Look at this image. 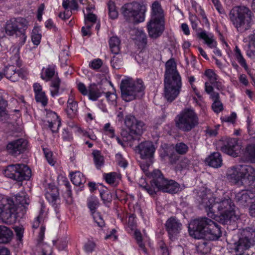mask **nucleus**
Here are the masks:
<instances>
[{
	"mask_svg": "<svg viewBox=\"0 0 255 255\" xmlns=\"http://www.w3.org/2000/svg\"><path fill=\"white\" fill-rule=\"evenodd\" d=\"M48 114L54 119L53 121L48 122V127L52 132H57L61 125L60 120L55 112H51Z\"/></svg>",
	"mask_w": 255,
	"mask_h": 255,
	"instance_id": "c756f323",
	"label": "nucleus"
},
{
	"mask_svg": "<svg viewBox=\"0 0 255 255\" xmlns=\"http://www.w3.org/2000/svg\"><path fill=\"white\" fill-rule=\"evenodd\" d=\"M235 199L239 205L246 206L250 201L251 198L247 191L243 190L237 193Z\"/></svg>",
	"mask_w": 255,
	"mask_h": 255,
	"instance_id": "bb28decb",
	"label": "nucleus"
},
{
	"mask_svg": "<svg viewBox=\"0 0 255 255\" xmlns=\"http://www.w3.org/2000/svg\"><path fill=\"white\" fill-rule=\"evenodd\" d=\"M205 75L208 78L211 84L217 82L218 80V76L212 69H209L205 71Z\"/></svg>",
	"mask_w": 255,
	"mask_h": 255,
	"instance_id": "de8ad7c7",
	"label": "nucleus"
},
{
	"mask_svg": "<svg viewBox=\"0 0 255 255\" xmlns=\"http://www.w3.org/2000/svg\"><path fill=\"white\" fill-rule=\"evenodd\" d=\"M198 201L208 217L222 224H227L235 217V205L228 196L215 197L210 191L199 193Z\"/></svg>",
	"mask_w": 255,
	"mask_h": 255,
	"instance_id": "f257e3e1",
	"label": "nucleus"
},
{
	"mask_svg": "<svg viewBox=\"0 0 255 255\" xmlns=\"http://www.w3.org/2000/svg\"><path fill=\"white\" fill-rule=\"evenodd\" d=\"M41 38V35L38 33L36 30H33L31 34V40L33 44L38 45L40 42Z\"/></svg>",
	"mask_w": 255,
	"mask_h": 255,
	"instance_id": "603ef678",
	"label": "nucleus"
},
{
	"mask_svg": "<svg viewBox=\"0 0 255 255\" xmlns=\"http://www.w3.org/2000/svg\"><path fill=\"white\" fill-rule=\"evenodd\" d=\"M175 150L180 155H184L187 153L189 150L188 146L184 142H181L177 143L175 146Z\"/></svg>",
	"mask_w": 255,
	"mask_h": 255,
	"instance_id": "c03bdc74",
	"label": "nucleus"
},
{
	"mask_svg": "<svg viewBox=\"0 0 255 255\" xmlns=\"http://www.w3.org/2000/svg\"><path fill=\"white\" fill-rule=\"evenodd\" d=\"M165 156L168 157L169 161L172 164H175L179 159V156L178 153L173 150L167 149L164 151Z\"/></svg>",
	"mask_w": 255,
	"mask_h": 255,
	"instance_id": "37998d69",
	"label": "nucleus"
},
{
	"mask_svg": "<svg viewBox=\"0 0 255 255\" xmlns=\"http://www.w3.org/2000/svg\"><path fill=\"white\" fill-rule=\"evenodd\" d=\"M136 43L140 48H143L147 44V37L145 32L142 30H137L136 31Z\"/></svg>",
	"mask_w": 255,
	"mask_h": 255,
	"instance_id": "2f4dec72",
	"label": "nucleus"
},
{
	"mask_svg": "<svg viewBox=\"0 0 255 255\" xmlns=\"http://www.w3.org/2000/svg\"><path fill=\"white\" fill-rule=\"evenodd\" d=\"M188 230L190 235L197 239L207 238L215 240L222 235L219 226L207 217L193 220L190 224Z\"/></svg>",
	"mask_w": 255,
	"mask_h": 255,
	"instance_id": "20e7f679",
	"label": "nucleus"
},
{
	"mask_svg": "<svg viewBox=\"0 0 255 255\" xmlns=\"http://www.w3.org/2000/svg\"><path fill=\"white\" fill-rule=\"evenodd\" d=\"M182 224L175 217H171L167 220L165 224V229L171 240H174L182 229Z\"/></svg>",
	"mask_w": 255,
	"mask_h": 255,
	"instance_id": "2eb2a0df",
	"label": "nucleus"
},
{
	"mask_svg": "<svg viewBox=\"0 0 255 255\" xmlns=\"http://www.w3.org/2000/svg\"><path fill=\"white\" fill-rule=\"evenodd\" d=\"M16 204H19L22 206H24L25 205L29 204V199L24 193H22L16 195Z\"/></svg>",
	"mask_w": 255,
	"mask_h": 255,
	"instance_id": "49530a36",
	"label": "nucleus"
},
{
	"mask_svg": "<svg viewBox=\"0 0 255 255\" xmlns=\"http://www.w3.org/2000/svg\"><path fill=\"white\" fill-rule=\"evenodd\" d=\"M125 124L129 129V133L127 136H123L124 140L128 142L130 147H133L139 142L140 136L146 130V126L143 122L137 120L131 115L126 117Z\"/></svg>",
	"mask_w": 255,
	"mask_h": 255,
	"instance_id": "6e6552de",
	"label": "nucleus"
},
{
	"mask_svg": "<svg viewBox=\"0 0 255 255\" xmlns=\"http://www.w3.org/2000/svg\"><path fill=\"white\" fill-rule=\"evenodd\" d=\"M71 180L76 186H80L86 182V179L83 174L79 171L71 174Z\"/></svg>",
	"mask_w": 255,
	"mask_h": 255,
	"instance_id": "72a5a7b5",
	"label": "nucleus"
},
{
	"mask_svg": "<svg viewBox=\"0 0 255 255\" xmlns=\"http://www.w3.org/2000/svg\"><path fill=\"white\" fill-rule=\"evenodd\" d=\"M55 74V66L48 65L46 68H43L41 73V78L46 81H49Z\"/></svg>",
	"mask_w": 255,
	"mask_h": 255,
	"instance_id": "7c9ffc66",
	"label": "nucleus"
},
{
	"mask_svg": "<svg viewBox=\"0 0 255 255\" xmlns=\"http://www.w3.org/2000/svg\"><path fill=\"white\" fill-rule=\"evenodd\" d=\"M7 102L2 97H0V117L6 115V107Z\"/></svg>",
	"mask_w": 255,
	"mask_h": 255,
	"instance_id": "6e6d98bb",
	"label": "nucleus"
},
{
	"mask_svg": "<svg viewBox=\"0 0 255 255\" xmlns=\"http://www.w3.org/2000/svg\"><path fill=\"white\" fill-rule=\"evenodd\" d=\"M4 176L18 182L28 180L31 175L30 169L23 164L8 165L3 171Z\"/></svg>",
	"mask_w": 255,
	"mask_h": 255,
	"instance_id": "f8f14e48",
	"label": "nucleus"
},
{
	"mask_svg": "<svg viewBox=\"0 0 255 255\" xmlns=\"http://www.w3.org/2000/svg\"><path fill=\"white\" fill-rule=\"evenodd\" d=\"M135 239L141 250L145 253H146L144 244L142 243V236L140 232L135 231L134 233Z\"/></svg>",
	"mask_w": 255,
	"mask_h": 255,
	"instance_id": "09e8293b",
	"label": "nucleus"
},
{
	"mask_svg": "<svg viewBox=\"0 0 255 255\" xmlns=\"http://www.w3.org/2000/svg\"><path fill=\"white\" fill-rule=\"evenodd\" d=\"M49 190L51 189V191H47L45 193L46 198L51 202L56 200L58 198V191L57 188L53 185L49 184Z\"/></svg>",
	"mask_w": 255,
	"mask_h": 255,
	"instance_id": "a19ab883",
	"label": "nucleus"
},
{
	"mask_svg": "<svg viewBox=\"0 0 255 255\" xmlns=\"http://www.w3.org/2000/svg\"><path fill=\"white\" fill-rule=\"evenodd\" d=\"M16 237L18 240L21 241L23 238V228L22 227L16 226L14 228Z\"/></svg>",
	"mask_w": 255,
	"mask_h": 255,
	"instance_id": "0e129e2a",
	"label": "nucleus"
},
{
	"mask_svg": "<svg viewBox=\"0 0 255 255\" xmlns=\"http://www.w3.org/2000/svg\"><path fill=\"white\" fill-rule=\"evenodd\" d=\"M238 140L235 138H227L224 143L223 145L221 147V150L224 153L232 156L233 157L238 156L237 151L240 149L238 144Z\"/></svg>",
	"mask_w": 255,
	"mask_h": 255,
	"instance_id": "a211bd4d",
	"label": "nucleus"
},
{
	"mask_svg": "<svg viewBox=\"0 0 255 255\" xmlns=\"http://www.w3.org/2000/svg\"><path fill=\"white\" fill-rule=\"evenodd\" d=\"M4 77L12 82L19 80L22 75L19 70H16L14 65H8L3 69Z\"/></svg>",
	"mask_w": 255,
	"mask_h": 255,
	"instance_id": "aec40b11",
	"label": "nucleus"
},
{
	"mask_svg": "<svg viewBox=\"0 0 255 255\" xmlns=\"http://www.w3.org/2000/svg\"><path fill=\"white\" fill-rule=\"evenodd\" d=\"M179 166L181 170L183 169H188L191 166V162L187 158H183L179 163Z\"/></svg>",
	"mask_w": 255,
	"mask_h": 255,
	"instance_id": "052dcab7",
	"label": "nucleus"
},
{
	"mask_svg": "<svg viewBox=\"0 0 255 255\" xmlns=\"http://www.w3.org/2000/svg\"><path fill=\"white\" fill-rule=\"evenodd\" d=\"M92 154L94 157L95 164L98 169H100L104 164V156L98 150L93 151Z\"/></svg>",
	"mask_w": 255,
	"mask_h": 255,
	"instance_id": "4c0bfd02",
	"label": "nucleus"
},
{
	"mask_svg": "<svg viewBox=\"0 0 255 255\" xmlns=\"http://www.w3.org/2000/svg\"><path fill=\"white\" fill-rule=\"evenodd\" d=\"M106 94V97L107 100L111 102L112 104H115L116 103V100L117 98V95L111 92L105 93Z\"/></svg>",
	"mask_w": 255,
	"mask_h": 255,
	"instance_id": "338daca9",
	"label": "nucleus"
},
{
	"mask_svg": "<svg viewBox=\"0 0 255 255\" xmlns=\"http://www.w3.org/2000/svg\"><path fill=\"white\" fill-rule=\"evenodd\" d=\"M10 61L12 63V65H15L16 66L19 67L21 66V61L20 60L19 55L18 53V50H17L16 53L11 57Z\"/></svg>",
	"mask_w": 255,
	"mask_h": 255,
	"instance_id": "4d7b16f0",
	"label": "nucleus"
},
{
	"mask_svg": "<svg viewBox=\"0 0 255 255\" xmlns=\"http://www.w3.org/2000/svg\"><path fill=\"white\" fill-rule=\"evenodd\" d=\"M245 154L250 161L255 163V142L247 146Z\"/></svg>",
	"mask_w": 255,
	"mask_h": 255,
	"instance_id": "f704fd0d",
	"label": "nucleus"
},
{
	"mask_svg": "<svg viewBox=\"0 0 255 255\" xmlns=\"http://www.w3.org/2000/svg\"><path fill=\"white\" fill-rule=\"evenodd\" d=\"M237 118V115L235 113L233 112L230 116H225L222 118V120L223 122L234 123Z\"/></svg>",
	"mask_w": 255,
	"mask_h": 255,
	"instance_id": "680f3d73",
	"label": "nucleus"
},
{
	"mask_svg": "<svg viewBox=\"0 0 255 255\" xmlns=\"http://www.w3.org/2000/svg\"><path fill=\"white\" fill-rule=\"evenodd\" d=\"M227 176L235 183L251 186L255 181V168L248 165H238L228 169Z\"/></svg>",
	"mask_w": 255,
	"mask_h": 255,
	"instance_id": "39448f33",
	"label": "nucleus"
},
{
	"mask_svg": "<svg viewBox=\"0 0 255 255\" xmlns=\"http://www.w3.org/2000/svg\"><path fill=\"white\" fill-rule=\"evenodd\" d=\"M116 173L115 172H111L105 174L104 175L106 181L110 184H114L116 181Z\"/></svg>",
	"mask_w": 255,
	"mask_h": 255,
	"instance_id": "864d4df0",
	"label": "nucleus"
},
{
	"mask_svg": "<svg viewBox=\"0 0 255 255\" xmlns=\"http://www.w3.org/2000/svg\"><path fill=\"white\" fill-rule=\"evenodd\" d=\"M164 23V19L150 18L147 24L149 36L154 39L161 36L165 29Z\"/></svg>",
	"mask_w": 255,
	"mask_h": 255,
	"instance_id": "dca6fc26",
	"label": "nucleus"
},
{
	"mask_svg": "<svg viewBox=\"0 0 255 255\" xmlns=\"http://www.w3.org/2000/svg\"><path fill=\"white\" fill-rule=\"evenodd\" d=\"M29 26L28 21L25 18L18 17L7 20L4 26L5 33L9 36L20 37L19 44L23 45L26 41L25 30Z\"/></svg>",
	"mask_w": 255,
	"mask_h": 255,
	"instance_id": "9d476101",
	"label": "nucleus"
},
{
	"mask_svg": "<svg viewBox=\"0 0 255 255\" xmlns=\"http://www.w3.org/2000/svg\"><path fill=\"white\" fill-rule=\"evenodd\" d=\"M16 208L10 198L0 197V218L8 224H12L16 221Z\"/></svg>",
	"mask_w": 255,
	"mask_h": 255,
	"instance_id": "ddd939ff",
	"label": "nucleus"
},
{
	"mask_svg": "<svg viewBox=\"0 0 255 255\" xmlns=\"http://www.w3.org/2000/svg\"><path fill=\"white\" fill-rule=\"evenodd\" d=\"M254 232L244 231L238 241L234 244V249L236 252L242 254L255 245V237Z\"/></svg>",
	"mask_w": 255,
	"mask_h": 255,
	"instance_id": "4468645a",
	"label": "nucleus"
},
{
	"mask_svg": "<svg viewBox=\"0 0 255 255\" xmlns=\"http://www.w3.org/2000/svg\"><path fill=\"white\" fill-rule=\"evenodd\" d=\"M35 94V99L38 103L45 107L48 103V99L44 91H42V86L39 83H34L33 86Z\"/></svg>",
	"mask_w": 255,
	"mask_h": 255,
	"instance_id": "412c9836",
	"label": "nucleus"
},
{
	"mask_svg": "<svg viewBox=\"0 0 255 255\" xmlns=\"http://www.w3.org/2000/svg\"><path fill=\"white\" fill-rule=\"evenodd\" d=\"M148 176L152 178L150 185H148L144 178L139 181V185L150 195H154L159 190L171 194H175L179 191L180 185L173 180H168L164 178L161 171L154 170L149 173Z\"/></svg>",
	"mask_w": 255,
	"mask_h": 255,
	"instance_id": "f03ea898",
	"label": "nucleus"
},
{
	"mask_svg": "<svg viewBox=\"0 0 255 255\" xmlns=\"http://www.w3.org/2000/svg\"><path fill=\"white\" fill-rule=\"evenodd\" d=\"M92 215L95 222L99 227H103L105 226V222L99 213L93 212Z\"/></svg>",
	"mask_w": 255,
	"mask_h": 255,
	"instance_id": "8fccbe9b",
	"label": "nucleus"
},
{
	"mask_svg": "<svg viewBox=\"0 0 255 255\" xmlns=\"http://www.w3.org/2000/svg\"><path fill=\"white\" fill-rule=\"evenodd\" d=\"M208 165L214 168H218L222 165V158L219 152H214L206 159Z\"/></svg>",
	"mask_w": 255,
	"mask_h": 255,
	"instance_id": "393cba45",
	"label": "nucleus"
},
{
	"mask_svg": "<svg viewBox=\"0 0 255 255\" xmlns=\"http://www.w3.org/2000/svg\"><path fill=\"white\" fill-rule=\"evenodd\" d=\"M134 146L138 148L139 153L143 159L149 158L151 160L155 151L153 142L149 141L142 142L140 144L138 143Z\"/></svg>",
	"mask_w": 255,
	"mask_h": 255,
	"instance_id": "6ab92c4d",
	"label": "nucleus"
},
{
	"mask_svg": "<svg viewBox=\"0 0 255 255\" xmlns=\"http://www.w3.org/2000/svg\"><path fill=\"white\" fill-rule=\"evenodd\" d=\"M151 18L164 19L163 10L160 4L157 1L152 3Z\"/></svg>",
	"mask_w": 255,
	"mask_h": 255,
	"instance_id": "a878e982",
	"label": "nucleus"
},
{
	"mask_svg": "<svg viewBox=\"0 0 255 255\" xmlns=\"http://www.w3.org/2000/svg\"><path fill=\"white\" fill-rule=\"evenodd\" d=\"M100 194L104 203H110L112 201V195L109 192L104 190L100 191Z\"/></svg>",
	"mask_w": 255,
	"mask_h": 255,
	"instance_id": "3c124183",
	"label": "nucleus"
},
{
	"mask_svg": "<svg viewBox=\"0 0 255 255\" xmlns=\"http://www.w3.org/2000/svg\"><path fill=\"white\" fill-rule=\"evenodd\" d=\"M103 62L101 59L98 58L94 59L89 63V66L93 69H99L102 65Z\"/></svg>",
	"mask_w": 255,
	"mask_h": 255,
	"instance_id": "13d9d810",
	"label": "nucleus"
},
{
	"mask_svg": "<svg viewBox=\"0 0 255 255\" xmlns=\"http://www.w3.org/2000/svg\"><path fill=\"white\" fill-rule=\"evenodd\" d=\"M109 44L111 52L118 55L121 49V40L117 36L111 37L109 40Z\"/></svg>",
	"mask_w": 255,
	"mask_h": 255,
	"instance_id": "cd10ccee",
	"label": "nucleus"
},
{
	"mask_svg": "<svg viewBox=\"0 0 255 255\" xmlns=\"http://www.w3.org/2000/svg\"><path fill=\"white\" fill-rule=\"evenodd\" d=\"M77 0H63L62 6L65 9H67L69 6L71 10H77L78 8V4L77 1ZM81 4H84V1L86 0H79Z\"/></svg>",
	"mask_w": 255,
	"mask_h": 255,
	"instance_id": "c9c22d12",
	"label": "nucleus"
},
{
	"mask_svg": "<svg viewBox=\"0 0 255 255\" xmlns=\"http://www.w3.org/2000/svg\"><path fill=\"white\" fill-rule=\"evenodd\" d=\"M197 35L200 39L204 40L205 43L209 47L213 48L216 46L217 42L212 33H208L206 31L204 30L198 33Z\"/></svg>",
	"mask_w": 255,
	"mask_h": 255,
	"instance_id": "b1692460",
	"label": "nucleus"
},
{
	"mask_svg": "<svg viewBox=\"0 0 255 255\" xmlns=\"http://www.w3.org/2000/svg\"><path fill=\"white\" fill-rule=\"evenodd\" d=\"M88 96L89 99L92 101H95L100 98L103 94H105L102 88H99L95 83L91 84L88 87Z\"/></svg>",
	"mask_w": 255,
	"mask_h": 255,
	"instance_id": "4be33fe9",
	"label": "nucleus"
},
{
	"mask_svg": "<svg viewBox=\"0 0 255 255\" xmlns=\"http://www.w3.org/2000/svg\"><path fill=\"white\" fill-rule=\"evenodd\" d=\"M229 18L240 32L249 29L253 23L252 12L244 6L232 8L229 13Z\"/></svg>",
	"mask_w": 255,
	"mask_h": 255,
	"instance_id": "423d86ee",
	"label": "nucleus"
},
{
	"mask_svg": "<svg viewBox=\"0 0 255 255\" xmlns=\"http://www.w3.org/2000/svg\"><path fill=\"white\" fill-rule=\"evenodd\" d=\"M211 99L213 101L212 106L213 111L217 113L221 112L223 110V106L219 100V94L218 93H212Z\"/></svg>",
	"mask_w": 255,
	"mask_h": 255,
	"instance_id": "473e14b6",
	"label": "nucleus"
},
{
	"mask_svg": "<svg viewBox=\"0 0 255 255\" xmlns=\"http://www.w3.org/2000/svg\"><path fill=\"white\" fill-rule=\"evenodd\" d=\"M235 55L237 60L240 65L245 70H247L248 69V66L247 64L246 60L244 58L240 49L237 46L235 47Z\"/></svg>",
	"mask_w": 255,
	"mask_h": 255,
	"instance_id": "58836bf2",
	"label": "nucleus"
},
{
	"mask_svg": "<svg viewBox=\"0 0 255 255\" xmlns=\"http://www.w3.org/2000/svg\"><path fill=\"white\" fill-rule=\"evenodd\" d=\"M27 143V141L23 138L14 140L7 144L6 150L11 155L17 156L26 150Z\"/></svg>",
	"mask_w": 255,
	"mask_h": 255,
	"instance_id": "f3484780",
	"label": "nucleus"
},
{
	"mask_svg": "<svg viewBox=\"0 0 255 255\" xmlns=\"http://www.w3.org/2000/svg\"><path fill=\"white\" fill-rule=\"evenodd\" d=\"M164 85L165 97L171 102L179 95L182 86L181 76L174 61L171 59L165 64Z\"/></svg>",
	"mask_w": 255,
	"mask_h": 255,
	"instance_id": "7ed1b4c3",
	"label": "nucleus"
},
{
	"mask_svg": "<svg viewBox=\"0 0 255 255\" xmlns=\"http://www.w3.org/2000/svg\"><path fill=\"white\" fill-rule=\"evenodd\" d=\"M61 80L58 77H55L51 82L50 93L52 97H54L61 94L65 90V88L60 87Z\"/></svg>",
	"mask_w": 255,
	"mask_h": 255,
	"instance_id": "5701e85b",
	"label": "nucleus"
},
{
	"mask_svg": "<svg viewBox=\"0 0 255 255\" xmlns=\"http://www.w3.org/2000/svg\"><path fill=\"white\" fill-rule=\"evenodd\" d=\"M196 250L201 255H206L210 252L211 248L207 242L203 241L198 243L196 246Z\"/></svg>",
	"mask_w": 255,
	"mask_h": 255,
	"instance_id": "ea45409f",
	"label": "nucleus"
},
{
	"mask_svg": "<svg viewBox=\"0 0 255 255\" xmlns=\"http://www.w3.org/2000/svg\"><path fill=\"white\" fill-rule=\"evenodd\" d=\"M122 97L129 102L136 98H141L144 94L145 86L141 79L134 81L131 78L123 79L120 85Z\"/></svg>",
	"mask_w": 255,
	"mask_h": 255,
	"instance_id": "0eeeda50",
	"label": "nucleus"
},
{
	"mask_svg": "<svg viewBox=\"0 0 255 255\" xmlns=\"http://www.w3.org/2000/svg\"><path fill=\"white\" fill-rule=\"evenodd\" d=\"M96 247V244L92 241H88L84 246V251L87 253H92Z\"/></svg>",
	"mask_w": 255,
	"mask_h": 255,
	"instance_id": "5fc2aeb1",
	"label": "nucleus"
},
{
	"mask_svg": "<svg viewBox=\"0 0 255 255\" xmlns=\"http://www.w3.org/2000/svg\"><path fill=\"white\" fill-rule=\"evenodd\" d=\"M77 88L79 92L84 96L87 95L88 94V89H87L85 85L81 82L77 84Z\"/></svg>",
	"mask_w": 255,
	"mask_h": 255,
	"instance_id": "774afa93",
	"label": "nucleus"
},
{
	"mask_svg": "<svg viewBox=\"0 0 255 255\" xmlns=\"http://www.w3.org/2000/svg\"><path fill=\"white\" fill-rule=\"evenodd\" d=\"M247 55L250 58L255 60V34L251 36V41L249 42Z\"/></svg>",
	"mask_w": 255,
	"mask_h": 255,
	"instance_id": "e433bc0d",
	"label": "nucleus"
},
{
	"mask_svg": "<svg viewBox=\"0 0 255 255\" xmlns=\"http://www.w3.org/2000/svg\"><path fill=\"white\" fill-rule=\"evenodd\" d=\"M65 111L69 118H75L78 111V104L73 103V104L67 105Z\"/></svg>",
	"mask_w": 255,
	"mask_h": 255,
	"instance_id": "79ce46f5",
	"label": "nucleus"
},
{
	"mask_svg": "<svg viewBox=\"0 0 255 255\" xmlns=\"http://www.w3.org/2000/svg\"><path fill=\"white\" fill-rule=\"evenodd\" d=\"M121 10L124 18L128 22L137 24L145 19L146 8L143 3L135 1L128 3L122 7Z\"/></svg>",
	"mask_w": 255,
	"mask_h": 255,
	"instance_id": "1a4fd4ad",
	"label": "nucleus"
},
{
	"mask_svg": "<svg viewBox=\"0 0 255 255\" xmlns=\"http://www.w3.org/2000/svg\"><path fill=\"white\" fill-rule=\"evenodd\" d=\"M12 232L7 227L0 225V243H6L10 240Z\"/></svg>",
	"mask_w": 255,
	"mask_h": 255,
	"instance_id": "c85d7f7f",
	"label": "nucleus"
},
{
	"mask_svg": "<svg viewBox=\"0 0 255 255\" xmlns=\"http://www.w3.org/2000/svg\"><path fill=\"white\" fill-rule=\"evenodd\" d=\"M176 127L184 132H189L199 124V119L195 111L185 109L175 118Z\"/></svg>",
	"mask_w": 255,
	"mask_h": 255,
	"instance_id": "9b49d317",
	"label": "nucleus"
},
{
	"mask_svg": "<svg viewBox=\"0 0 255 255\" xmlns=\"http://www.w3.org/2000/svg\"><path fill=\"white\" fill-rule=\"evenodd\" d=\"M116 159L118 161V164L121 167L126 168L128 165V162L127 161L123 158L122 155L118 153L116 155Z\"/></svg>",
	"mask_w": 255,
	"mask_h": 255,
	"instance_id": "e2e57ef3",
	"label": "nucleus"
},
{
	"mask_svg": "<svg viewBox=\"0 0 255 255\" xmlns=\"http://www.w3.org/2000/svg\"><path fill=\"white\" fill-rule=\"evenodd\" d=\"M121 56H114L111 60L112 66L114 68H120V64L121 63Z\"/></svg>",
	"mask_w": 255,
	"mask_h": 255,
	"instance_id": "bf43d9fd",
	"label": "nucleus"
},
{
	"mask_svg": "<svg viewBox=\"0 0 255 255\" xmlns=\"http://www.w3.org/2000/svg\"><path fill=\"white\" fill-rule=\"evenodd\" d=\"M87 205L93 214V212H96V209L99 206L98 199L95 197H90L88 199Z\"/></svg>",
	"mask_w": 255,
	"mask_h": 255,
	"instance_id": "a18cd8bd",
	"label": "nucleus"
},
{
	"mask_svg": "<svg viewBox=\"0 0 255 255\" xmlns=\"http://www.w3.org/2000/svg\"><path fill=\"white\" fill-rule=\"evenodd\" d=\"M104 129L107 132V134L110 137H114L115 136L114 129L111 126L110 123H107L105 125Z\"/></svg>",
	"mask_w": 255,
	"mask_h": 255,
	"instance_id": "69168bd1",
	"label": "nucleus"
}]
</instances>
